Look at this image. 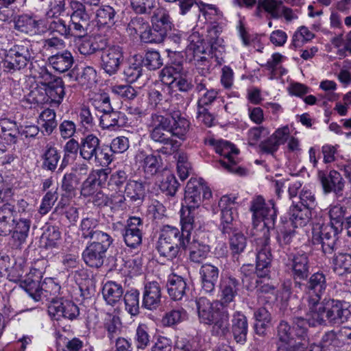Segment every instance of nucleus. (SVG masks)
Segmentation results:
<instances>
[{
  "instance_id": "54",
  "label": "nucleus",
  "mask_w": 351,
  "mask_h": 351,
  "mask_svg": "<svg viewBox=\"0 0 351 351\" xmlns=\"http://www.w3.org/2000/svg\"><path fill=\"white\" fill-rule=\"evenodd\" d=\"M180 247L178 244L170 243L162 239H158L157 243V250L161 256L168 260H173L178 254Z\"/></svg>"
},
{
  "instance_id": "64",
  "label": "nucleus",
  "mask_w": 351,
  "mask_h": 351,
  "mask_svg": "<svg viewBox=\"0 0 351 351\" xmlns=\"http://www.w3.org/2000/svg\"><path fill=\"white\" fill-rule=\"evenodd\" d=\"M56 212L64 215L69 223L74 224L79 218L78 209L73 206H65L60 202L55 208Z\"/></svg>"
},
{
  "instance_id": "28",
  "label": "nucleus",
  "mask_w": 351,
  "mask_h": 351,
  "mask_svg": "<svg viewBox=\"0 0 351 351\" xmlns=\"http://www.w3.org/2000/svg\"><path fill=\"white\" fill-rule=\"evenodd\" d=\"M119 9L118 5H101L96 10L95 20L99 25L113 26L118 21V13Z\"/></svg>"
},
{
  "instance_id": "11",
  "label": "nucleus",
  "mask_w": 351,
  "mask_h": 351,
  "mask_svg": "<svg viewBox=\"0 0 351 351\" xmlns=\"http://www.w3.org/2000/svg\"><path fill=\"white\" fill-rule=\"evenodd\" d=\"M340 233L332 226L328 223H316L312 229V242L314 245H320L325 255L332 254L335 251L337 235Z\"/></svg>"
},
{
  "instance_id": "43",
  "label": "nucleus",
  "mask_w": 351,
  "mask_h": 351,
  "mask_svg": "<svg viewBox=\"0 0 351 351\" xmlns=\"http://www.w3.org/2000/svg\"><path fill=\"white\" fill-rule=\"evenodd\" d=\"M210 325H213V334L225 337L230 332L229 314L228 312L221 311L215 317V320H213Z\"/></svg>"
},
{
  "instance_id": "53",
  "label": "nucleus",
  "mask_w": 351,
  "mask_h": 351,
  "mask_svg": "<svg viewBox=\"0 0 351 351\" xmlns=\"http://www.w3.org/2000/svg\"><path fill=\"white\" fill-rule=\"evenodd\" d=\"M307 325L309 326L308 313L306 314V318L295 317L293 319V331L294 337L301 341L308 339Z\"/></svg>"
},
{
  "instance_id": "51",
  "label": "nucleus",
  "mask_w": 351,
  "mask_h": 351,
  "mask_svg": "<svg viewBox=\"0 0 351 351\" xmlns=\"http://www.w3.org/2000/svg\"><path fill=\"white\" fill-rule=\"evenodd\" d=\"M156 0H130L131 10L136 14L149 15L156 8Z\"/></svg>"
},
{
  "instance_id": "59",
  "label": "nucleus",
  "mask_w": 351,
  "mask_h": 351,
  "mask_svg": "<svg viewBox=\"0 0 351 351\" xmlns=\"http://www.w3.org/2000/svg\"><path fill=\"white\" fill-rule=\"evenodd\" d=\"M232 234V235L230 238V250L234 255L239 254L246 247L247 239L243 233L237 232V230Z\"/></svg>"
},
{
  "instance_id": "2",
  "label": "nucleus",
  "mask_w": 351,
  "mask_h": 351,
  "mask_svg": "<svg viewBox=\"0 0 351 351\" xmlns=\"http://www.w3.org/2000/svg\"><path fill=\"white\" fill-rule=\"evenodd\" d=\"M171 119L158 112L152 113L147 123L149 138L161 145L157 152L164 155H171L178 150L180 144L173 138L170 131Z\"/></svg>"
},
{
  "instance_id": "42",
  "label": "nucleus",
  "mask_w": 351,
  "mask_h": 351,
  "mask_svg": "<svg viewBox=\"0 0 351 351\" xmlns=\"http://www.w3.org/2000/svg\"><path fill=\"white\" fill-rule=\"evenodd\" d=\"M123 293L122 286L114 281H108L102 289V294L105 301L108 304L112 306L120 301Z\"/></svg>"
},
{
  "instance_id": "1",
  "label": "nucleus",
  "mask_w": 351,
  "mask_h": 351,
  "mask_svg": "<svg viewBox=\"0 0 351 351\" xmlns=\"http://www.w3.org/2000/svg\"><path fill=\"white\" fill-rule=\"evenodd\" d=\"M345 300L325 298L308 310L309 326L340 325L348 321L350 311Z\"/></svg>"
},
{
  "instance_id": "41",
  "label": "nucleus",
  "mask_w": 351,
  "mask_h": 351,
  "mask_svg": "<svg viewBox=\"0 0 351 351\" xmlns=\"http://www.w3.org/2000/svg\"><path fill=\"white\" fill-rule=\"evenodd\" d=\"M128 168L124 167L112 172L108 182V189L115 193H122L123 187L130 180Z\"/></svg>"
},
{
  "instance_id": "44",
  "label": "nucleus",
  "mask_w": 351,
  "mask_h": 351,
  "mask_svg": "<svg viewBox=\"0 0 351 351\" xmlns=\"http://www.w3.org/2000/svg\"><path fill=\"white\" fill-rule=\"evenodd\" d=\"M333 271L338 276H344L351 273V254L339 253L332 260Z\"/></svg>"
},
{
  "instance_id": "19",
  "label": "nucleus",
  "mask_w": 351,
  "mask_h": 351,
  "mask_svg": "<svg viewBox=\"0 0 351 351\" xmlns=\"http://www.w3.org/2000/svg\"><path fill=\"white\" fill-rule=\"evenodd\" d=\"M327 284L325 275L317 272L311 276L306 285L308 293V308L317 304L321 301L322 295L326 290Z\"/></svg>"
},
{
  "instance_id": "32",
  "label": "nucleus",
  "mask_w": 351,
  "mask_h": 351,
  "mask_svg": "<svg viewBox=\"0 0 351 351\" xmlns=\"http://www.w3.org/2000/svg\"><path fill=\"white\" fill-rule=\"evenodd\" d=\"M128 123V119L125 113L112 108L100 117V125L103 129H115L124 127Z\"/></svg>"
},
{
  "instance_id": "33",
  "label": "nucleus",
  "mask_w": 351,
  "mask_h": 351,
  "mask_svg": "<svg viewBox=\"0 0 351 351\" xmlns=\"http://www.w3.org/2000/svg\"><path fill=\"white\" fill-rule=\"evenodd\" d=\"M42 168L47 171H55L61 158V152L51 143H47L40 156Z\"/></svg>"
},
{
  "instance_id": "38",
  "label": "nucleus",
  "mask_w": 351,
  "mask_h": 351,
  "mask_svg": "<svg viewBox=\"0 0 351 351\" xmlns=\"http://www.w3.org/2000/svg\"><path fill=\"white\" fill-rule=\"evenodd\" d=\"M50 65L57 71L64 73L71 69L74 63V58L68 50L57 53L48 58Z\"/></svg>"
},
{
  "instance_id": "62",
  "label": "nucleus",
  "mask_w": 351,
  "mask_h": 351,
  "mask_svg": "<svg viewBox=\"0 0 351 351\" xmlns=\"http://www.w3.org/2000/svg\"><path fill=\"white\" fill-rule=\"evenodd\" d=\"M160 157L152 154L146 156L143 161V168L147 177L155 175L160 168Z\"/></svg>"
},
{
  "instance_id": "30",
  "label": "nucleus",
  "mask_w": 351,
  "mask_h": 351,
  "mask_svg": "<svg viewBox=\"0 0 351 351\" xmlns=\"http://www.w3.org/2000/svg\"><path fill=\"white\" fill-rule=\"evenodd\" d=\"M312 209L293 204L289 210V221L293 228H302L308 224L312 219Z\"/></svg>"
},
{
  "instance_id": "4",
  "label": "nucleus",
  "mask_w": 351,
  "mask_h": 351,
  "mask_svg": "<svg viewBox=\"0 0 351 351\" xmlns=\"http://www.w3.org/2000/svg\"><path fill=\"white\" fill-rule=\"evenodd\" d=\"M33 58L31 45L29 42L22 41L6 51L2 62L3 70L13 73L24 69Z\"/></svg>"
},
{
  "instance_id": "3",
  "label": "nucleus",
  "mask_w": 351,
  "mask_h": 351,
  "mask_svg": "<svg viewBox=\"0 0 351 351\" xmlns=\"http://www.w3.org/2000/svg\"><path fill=\"white\" fill-rule=\"evenodd\" d=\"M152 12V28L144 33L143 40L149 43H160L167 38L168 32L173 27V23L166 8L158 7Z\"/></svg>"
},
{
  "instance_id": "34",
  "label": "nucleus",
  "mask_w": 351,
  "mask_h": 351,
  "mask_svg": "<svg viewBox=\"0 0 351 351\" xmlns=\"http://www.w3.org/2000/svg\"><path fill=\"white\" fill-rule=\"evenodd\" d=\"M171 133L173 136L180 139H184L190 128L189 121L182 116L180 111H173L170 113Z\"/></svg>"
},
{
  "instance_id": "24",
  "label": "nucleus",
  "mask_w": 351,
  "mask_h": 351,
  "mask_svg": "<svg viewBox=\"0 0 351 351\" xmlns=\"http://www.w3.org/2000/svg\"><path fill=\"white\" fill-rule=\"evenodd\" d=\"M81 237L84 239H89L90 241L110 237L107 232L99 230V221L94 217H85L81 221L80 226Z\"/></svg>"
},
{
  "instance_id": "47",
  "label": "nucleus",
  "mask_w": 351,
  "mask_h": 351,
  "mask_svg": "<svg viewBox=\"0 0 351 351\" xmlns=\"http://www.w3.org/2000/svg\"><path fill=\"white\" fill-rule=\"evenodd\" d=\"M346 213V208L344 206L335 205L330 207L329 210L330 221L328 224L341 232L343 228Z\"/></svg>"
},
{
  "instance_id": "61",
  "label": "nucleus",
  "mask_w": 351,
  "mask_h": 351,
  "mask_svg": "<svg viewBox=\"0 0 351 351\" xmlns=\"http://www.w3.org/2000/svg\"><path fill=\"white\" fill-rule=\"evenodd\" d=\"M177 171L180 178L186 179L191 171V166L188 160V156L184 152H179L177 157Z\"/></svg>"
},
{
  "instance_id": "29",
  "label": "nucleus",
  "mask_w": 351,
  "mask_h": 351,
  "mask_svg": "<svg viewBox=\"0 0 351 351\" xmlns=\"http://www.w3.org/2000/svg\"><path fill=\"white\" fill-rule=\"evenodd\" d=\"M291 269L295 280H304L309 274V260L304 252H298L292 258Z\"/></svg>"
},
{
  "instance_id": "8",
  "label": "nucleus",
  "mask_w": 351,
  "mask_h": 351,
  "mask_svg": "<svg viewBox=\"0 0 351 351\" xmlns=\"http://www.w3.org/2000/svg\"><path fill=\"white\" fill-rule=\"evenodd\" d=\"M237 197L232 195H223L219 201L220 209V223L219 228L222 234H230L235 232L237 228Z\"/></svg>"
},
{
  "instance_id": "27",
  "label": "nucleus",
  "mask_w": 351,
  "mask_h": 351,
  "mask_svg": "<svg viewBox=\"0 0 351 351\" xmlns=\"http://www.w3.org/2000/svg\"><path fill=\"white\" fill-rule=\"evenodd\" d=\"M196 306L199 321L205 324L210 325L215 320V317L221 311L204 297H201L196 300Z\"/></svg>"
},
{
  "instance_id": "6",
  "label": "nucleus",
  "mask_w": 351,
  "mask_h": 351,
  "mask_svg": "<svg viewBox=\"0 0 351 351\" xmlns=\"http://www.w3.org/2000/svg\"><path fill=\"white\" fill-rule=\"evenodd\" d=\"M250 210L252 213L254 224L258 221H263L261 231L262 232L263 228H267L270 232V229L274 227L277 217V209L274 201L270 199L265 202L261 195L255 196L250 202Z\"/></svg>"
},
{
  "instance_id": "37",
  "label": "nucleus",
  "mask_w": 351,
  "mask_h": 351,
  "mask_svg": "<svg viewBox=\"0 0 351 351\" xmlns=\"http://www.w3.org/2000/svg\"><path fill=\"white\" fill-rule=\"evenodd\" d=\"M19 135V128L14 121L9 119H0V138L8 144H15Z\"/></svg>"
},
{
  "instance_id": "45",
  "label": "nucleus",
  "mask_w": 351,
  "mask_h": 351,
  "mask_svg": "<svg viewBox=\"0 0 351 351\" xmlns=\"http://www.w3.org/2000/svg\"><path fill=\"white\" fill-rule=\"evenodd\" d=\"M171 93V88L169 85L160 84L149 91V102L152 106L156 107L163 100L168 101Z\"/></svg>"
},
{
  "instance_id": "17",
  "label": "nucleus",
  "mask_w": 351,
  "mask_h": 351,
  "mask_svg": "<svg viewBox=\"0 0 351 351\" xmlns=\"http://www.w3.org/2000/svg\"><path fill=\"white\" fill-rule=\"evenodd\" d=\"M124 60L123 49L118 45L110 46L101 53V68L110 76L115 75Z\"/></svg>"
},
{
  "instance_id": "58",
  "label": "nucleus",
  "mask_w": 351,
  "mask_h": 351,
  "mask_svg": "<svg viewBox=\"0 0 351 351\" xmlns=\"http://www.w3.org/2000/svg\"><path fill=\"white\" fill-rule=\"evenodd\" d=\"M277 337L278 342L277 343H291V341L295 339L293 327L286 321L280 322L277 327Z\"/></svg>"
},
{
  "instance_id": "55",
  "label": "nucleus",
  "mask_w": 351,
  "mask_h": 351,
  "mask_svg": "<svg viewBox=\"0 0 351 351\" xmlns=\"http://www.w3.org/2000/svg\"><path fill=\"white\" fill-rule=\"evenodd\" d=\"M104 328L107 332L108 337L112 341L120 335L121 322L119 317L110 315L105 319Z\"/></svg>"
},
{
  "instance_id": "12",
  "label": "nucleus",
  "mask_w": 351,
  "mask_h": 351,
  "mask_svg": "<svg viewBox=\"0 0 351 351\" xmlns=\"http://www.w3.org/2000/svg\"><path fill=\"white\" fill-rule=\"evenodd\" d=\"M210 143L213 145L215 152L224 157L223 160H219V163L225 169L239 176L245 174V169L237 164L234 156L238 154L239 150L233 144L223 140H212Z\"/></svg>"
},
{
  "instance_id": "20",
  "label": "nucleus",
  "mask_w": 351,
  "mask_h": 351,
  "mask_svg": "<svg viewBox=\"0 0 351 351\" xmlns=\"http://www.w3.org/2000/svg\"><path fill=\"white\" fill-rule=\"evenodd\" d=\"M189 49L193 51V58L195 64L199 73L202 75H206L209 73L210 66V61L205 56H199L204 53V49L202 47L203 40L199 37L197 33H193L189 36Z\"/></svg>"
},
{
  "instance_id": "14",
  "label": "nucleus",
  "mask_w": 351,
  "mask_h": 351,
  "mask_svg": "<svg viewBox=\"0 0 351 351\" xmlns=\"http://www.w3.org/2000/svg\"><path fill=\"white\" fill-rule=\"evenodd\" d=\"M49 316L57 321L61 319H67L73 321L80 315V308L73 301L63 298L51 299L48 306Z\"/></svg>"
},
{
  "instance_id": "56",
  "label": "nucleus",
  "mask_w": 351,
  "mask_h": 351,
  "mask_svg": "<svg viewBox=\"0 0 351 351\" xmlns=\"http://www.w3.org/2000/svg\"><path fill=\"white\" fill-rule=\"evenodd\" d=\"M80 180L75 173H66L63 176L61 188L66 196L73 197L75 195Z\"/></svg>"
},
{
  "instance_id": "39",
  "label": "nucleus",
  "mask_w": 351,
  "mask_h": 351,
  "mask_svg": "<svg viewBox=\"0 0 351 351\" xmlns=\"http://www.w3.org/2000/svg\"><path fill=\"white\" fill-rule=\"evenodd\" d=\"M43 20L36 16L21 14L14 20V28L21 32L29 33L38 29Z\"/></svg>"
},
{
  "instance_id": "5",
  "label": "nucleus",
  "mask_w": 351,
  "mask_h": 351,
  "mask_svg": "<svg viewBox=\"0 0 351 351\" xmlns=\"http://www.w3.org/2000/svg\"><path fill=\"white\" fill-rule=\"evenodd\" d=\"M100 143L99 138L92 134L81 138L80 156L86 161L108 166L112 161V154L108 153V148L101 147Z\"/></svg>"
},
{
  "instance_id": "48",
  "label": "nucleus",
  "mask_w": 351,
  "mask_h": 351,
  "mask_svg": "<svg viewBox=\"0 0 351 351\" xmlns=\"http://www.w3.org/2000/svg\"><path fill=\"white\" fill-rule=\"evenodd\" d=\"M88 20L70 19L69 23V38H82L87 35Z\"/></svg>"
},
{
  "instance_id": "31",
  "label": "nucleus",
  "mask_w": 351,
  "mask_h": 351,
  "mask_svg": "<svg viewBox=\"0 0 351 351\" xmlns=\"http://www.w3.org/2000/svg\"><path fill=\"white\" fill-rule=\"evenodd\" d=\"M166 286L169 297L173 300H181L189 289L186 280L176 274L169 276Z\"/></svg>"
},
{
  "instance_id": "50",
  "label": "nucleus",
  "mask_w": 351,
  "mask_h": 351,
  "mask_svg": "<svg viewBox=\"0 0 351 351\" xmlns=\"http://www.w3.org/2000/svg\"><path fill=\"white\" fill-rule=\"evenodd\" d=\"M66 10V0H49L45 9L47 19H58Z\"/></svg>"
},
{
  "instance_id": "25",
  "label": "nucleus",
  "mask_w": 351,
  "mask_h": 351,
  "mask_svg": "<svg viewBox=\"0 0 351 351\" xmlns=\"http://www.w3.org/2000/svg\"><path fill=\"white\" fill-rule=\"evenodd\" d=\"M107 178L108 173L105 169H98L92 172L82 184L81 195L86 197L93 195Z\"/></svg>"
},
{
  "instance_id": "49",
  "label": "nucleus",
  "mask_w": 351,
  "mask_h": 351,
  "mask_svg": "<svg viewBox=\"0 0 351 351\" xmlns=\"http://www.w3.org/2000/svg\"><path fill=\"white\" fill-rule=\"evenodd\" d=\"M342 329L335 331L333 330L324 333L322 337V343L326 350H336L341 348Z\"/></svg>"
},
{
  "instance_id": "40",
  "label": "nucleus",
  "mask_w": 351,
  "mask_h": 351,
  "mask_svg": "<svg viewBox=\"0 0 351 351\" xmlns=\"http://www.w3.org/2000/svg\"><path fill=\"white\" fill-rule=\"evenodd\" d=\"M12 221L11 241L14 247L19 248L26 242L32 224L13 220Z\"/></svg>"
},
{
  "instance_id": "13",
  "label": "nucleus",
  "mask_w": 351,
  "mask_h": 351,
  "mask_svg": "<svg viewBox=\"0 0 351 351\" xmlns=\"http://www.w3.org/2000/svg\"><path fill=\"white\" fill-rule=\"evenodd\" d=\"M211 196V191L201 180L191 178L185 188L182 207L197 209L202 204V199H209Z\"/></svg>"
},
{
  "instance_id": "9",
  "label": "nucleus",
  "mask_w": 351,
  "mask_h": 351,
  "mask_svg": "<svg viewBox=\"0 0 351 351\" xmlns=\"http://www.w3.org/2000/svg\"><path fill=\"white\" fill-rule=\"evenodd\" d=\"M257 254L256 274L259 278H266L269 274L271 261V253L269 246L270 232L267 228L262 230V235L256 239Z\"/></svg>"
},
{
  "instance_id": "35",
  "label": "nucleus",
  "mask_w": 351,
  "mask_h": 351,
  "mask_svg": "<svg viewBox=\"0 0 351 351\" xmlns=\"http://www.w3.org/2000/svg\"><path fill=\"white\" fill-rule=\"evenodd\" d=\"M158 239L165 240L170 243L178 244V247L186 249L189 243V239L182 234L178 228L171 226H165Z\"/></svg>"
},
{
  "instance_id": "46",
  "label": "nucleus",
  "mask_w": 351,
  "mask_h": 351,
  "mask_svg": "<svg viewBox=\"0 0 351 351\" xmlns=\"http://www.w3.org/2000/svg\"><path fill=\"white\" fill-rule=\"evenodd\" d=\"M123 192L133 202L141 200L145 196V186L141 182L130 179L124 186Z\"/></svg>"
},
{
  "instance_id": "16",
  "label": "nucleus",
  "mask_w": 351,
  "mask_h": 351,
  "mask_svg": "<svg viewBox=\"0 0 351 351\" xmlns=\"http://www.w3.org/2000/svg\"><path fill=\"white\" fill-rule=\"evenodd\" d=\"M208 234L205 232H196L193 237V241L189 242V259L191 262L200 264L208 256L210 252V246L209 245Z\"/></svg>"
},
{
  "instance_id": "52",
  "label": "nucleus",
  "mask_w": 351,
  "mask_h": 351,
  "mask_svg": "<svg viewBox=\"0 0 351 351\" xmlns=\"http://www.w3.org/2000/svg\"><path fill=\"white\" fill-rule=\"evenodd\" d=\"M139 295L137 289L127 291L124 295V302L126 311L132 316L139 313Z\"/></svg>"
},
{
  "instance_id": "36",
  "label": "nucleus",
  "mask_w": 351,
  "mask_h": 351,
  "mask_svg": "<svg viewBox=\"0 0 351 351\" xmlns=\"http://www.w3.org/2000/svg\"><path fill=\"white\" fill-rule=\"evenodd\" d=\"M196 210L184 207H182L180 210L181 232L189 240H191V231L199 222L196 217Z\"/></svg>"
},
{
  "instance_id": "21",
  "label": "nucleus",
  "mask_w": 351,
  "mask_h": 351,
  "mask_svg": "<svg viewBox=\"0 0 351 351\" xmlns=\"http://www.w3.org/2000/svg\"><path fill=\"white\" fill-rule=\"evenodd\" d=\"M41 278V273L34 269L30 271L20 284V286L36 302L40 301L43 298V285H40Z\"/></svg>"
},
{
  "instance_id": "26",
  "label": "nucleus",
  "mask_w": 351,
  "mask_h": 351,
  "mask_svg": "<svg viewBox=\"0 0 351 351\" xmlns=\"http://www.w3.org/2000/svg\"><path fill=\"white\" fill-rule=\"evenodd\" d=\"M231 330L233 338L237 343L244 344L247 341V319L240 311H236L232 316Z\"/></svg>"
},
{
  "instance_id": "18",
  "label": "nucleus",
  "mask_w": 351,
  "mask_h": 351,
  "mask_svg": "<svg viewBox=\"0 0 351 351\" xmlns=\"http://www.w3.org/2000/svg\"><path fill=\"white\" fill-rule=\"evenodd\" d=\"M220 302L227 306L234 301L241 287L239 279L232 274L222 275L219 281Z\"/></svg>"
},
{
  "instance_id": "63",
  "label": "nucleus",
  "mask_w": 351,
  "mask_h": 351,
  "mask_svg": "<svg viewBox=\"0 0 351 351\" xmlns=\"http://www.w3.org/2000/svg\"><path fill=\"white\" fill-rule=\"evenodd\" d=\"M58 189L50 190L46 193L43 197L41 204L39 207V213L41 215H45L49 212L55 202L58 198Z\"/></svg>"
},
{
  "instance_id": "23",
  "label": "nucleus",
  "mask_w": 351,
  "mask_h": 351,
  "mask_svg": "<svg viewBox=\"0 0 351 351\" xmlns=\"http://www.w3.org/2000/svg\"><path fill=\"white\" fill-rule=\"evenodd\" d=\"M161 304V288L156 281L148 282L144 286L142 306L148 310H156Z\"/></svg>"
},
{
  "instance_id": "15",
  "label": "nucleus",
  "mask_w": 351,
  "mask_h": 351,
  "mask_svg": "<svg viewBox=\"0 0 351 351\" xmlns=\"http://www.w3.org/2000/svg\"><path fill=\"white\" fill-rule=\"evenodd\" d=\"M143 221L138 217L128 219L122 230V237L125 244L131 249H136L143 241Z\"/></svg>"
},
{
  "instance_id": "10",
  "label": "nucleus",
  "mask_w": 351,
  "mask_h": 351,
  "mask_svg": "<svg viewBox=\"0 0 351 351\" xmlns=\"http://www.w3.org/2000/svg\"><path fill=\"white\" fill-rule=\"evenodd\" d=\"M32 95L37 104H49L51 106H58L65 95L64 82L61 77H57L44 90L36 89L32 91Z\"/></svg>"
},
{
  "instance_id": "57",
  "label": "nucleus",
  "mask_w": 351,
  "mask_h": 351,
  "mask_svg": "<svg viewBox=\"0 0 351 351\" xmlns=\"http://www.w3.org/2000/svg\"><path fill=\"white\" fill-rule=\"evenodd\" d=\"M149 328L145 324H140L136 330L135 341L138 349L144 350L150 344Z\"/></svg>"
},
{
  "instance_id": "60",
  "label": "nucleus",
  "mask_w": 351,
  "mask_h": 351,
  "mask_svg": "<svg viewBox=\"0 0 351 351\" xmlns=\"http://www.w3.org/2000/svg\"><path fill=\"white\" fill-rule=\"evenodd\" d=\"M141 63L149 70H156L163 65L159 52L148 51L141 60Z\"/></svg>"
},
{
  "instance_id": "22",
  "label": "nucleus",
  "mask_w": 351,
  "mask_h": 351,
  "mask_svg": "<svg viewBox=\"0 0 351 351\" xmlns=\"http://www.w3.org/2000/svg\"><path fill=\"white\" fill-rule=\"evenodd\" d=\"M318 177L325 193H328L332 191L337 195H342L345 182L338 171L332 170L328 174L319 171Z\"/></svg>"
},
{
  "instance_id": "7",
  "label": "nucleus",
  "mask_w": 351,
  "mask_h": 351,
  "mask_svg": "<svg viewBox=\"0 0 351 351\" xmlns=\"http://www.w3.org/2000/svg\"><path fill=\"white\" fill-rule=\"evenodd\" d=\"M108 238L88 242L82 252V259L88 267L99 268L104 265L106 253L114 241L111 236Z\"/></svg>"
}]
</instances>
